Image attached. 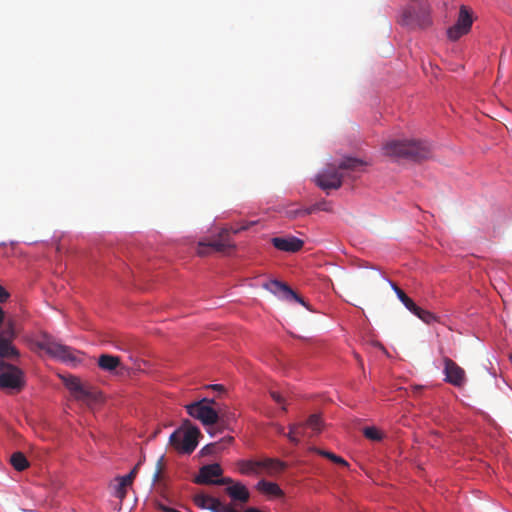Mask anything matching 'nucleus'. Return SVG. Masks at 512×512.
I'll list each match as a JSON object with an SVG mask.
<instances>
[{
  "mask_svg": "<svg viewBox=\"0 0 512 512\" xmlns=\"http://www.w3.org/2000/svg\"><path fill=\"white\" fill-rule=\"evenodd\" d=\"M282 409H283V411H286V410H287V408H286V406H285V405H283V406H282Z\"/></svg>",
  "mask_w": 512,
  "mask_h": 512,
  "instance_id": "nucleus-48",
  "label": "nucleus"
},
{
  "mask_svg": "<svg viewBox=\"0 0 512 512\" xmlns=\"http://www.w3.org/2000/svg\"><path fill=\"white\" fill-rule=\"evenodd\" d=\"M225 491L233 501H237L242 504L247 503L250 499L249 490L240 482H236L235 484L228 486Z\"/></svg>",
  "mask_w": 512,
  "mask_h": 512,
  "instance_id": "nucleus-15",
  "label": "nucleus"
},
{
  "mask_svg": "<svg viewBox=\"0 0 512 512\" xmlns=\"http://www.w3.org/2000/svg\"><path fill=\"white\" fill-rule=\"evenodd\" d=\"M35 344L39 349L44 350L51 357L66 364L76 366L83 360L84 354L82 352L58 342L47 334H43Z\"/></svg>",
  "mask_w": 512,
  "mask_h": 512,
  "instance_id": "nucleus-4",
  "label": "nucleus"
},
{
  "mask_svg": "<svg viewBox=\"0 0 512 512\" xmlns=\"http://www.w3.org/2000/svg\"><path fill=\"white\" fill-rule=\"evenodd\" d=\"M297 436H298V437H299V436H302V437L306 436V433L304 432V428L299 429V433H297Z\"/></svg>",
  "mask_w": 512,
  "mask_h": 512,
  "instance_id": "nucleus-44",
  "label": "nucleus"
},
{
  "mask_svg": "<svg viewBox=\"0 0 512 512\" xmlns=\"http://www.w3.org/2000/svg\"><path fill=\"white\" fill-rule=\"evenodd\" d=\"M200 431L197 427H188L185 430L178 429L170 436V444L179 451L190 454L198 445Z\"/></svg>",
  "mask_w": 512,
  "mask_h": 512,
  "instance_id": "nucleus-6",
  "label": "nucleus"
},
{
  "mask_svg": "<svg viewBox=\"0 0 512 512\" xmlns=\"http://www.w3.org/2000/svg\"><path fill=\"white\" fill-rule=\"evenodd\" d=\"M129 359L132 361L131 367L126 366L119 356L102 353L98 356L96 363L101 371L110 376L124 379L126 377L132 378L136 371L141 370V365L145 364V361L134 358L133 356H129Z\"/></svg>",
  "mask_w": 512,
  "mask_h": 512,
  "instance_id": "nucleus-3",
  "label": "nucleus"
},
{
  "mask_svg": "<svg viewBox=\"0 0 512 512\" xmlns=\"http://www.w3.org/2000/svg\"><path fill=\"white\" fill-rule=\"evenodd\" d=\"M257 489L270 496L281 497L283 495V491L280 489L278 484L266 480L259 481Z\"/></svg>",
  "mask_w": 512,
  "mask_h": 512,
  "instance_id": "nucleus-17",
  "label": "nucleus"
},
{
  "mask_svg": "<svg viewBox=\"0 0 512 512\" xmlns=\"http://www.w3.org/2000/svg\"><path fill=\"white\" fill-rule=\"evenodd\" d=\"M213 388L219 390V391H224V387L225 386H222V385H219V386H212Z\"/></svg>",
  "mask_w": 512,
  "mask_h": 512,
  "instance_id": "nucleus-46",
  "label": "nucleus"
},
{
  "mask_svg": "<svg viewBox=\"0 0 512 512\" xmlns=\"http://www.w3.org/2000/svg\"><path fill=\"white\" fill-rule=\"evenodd\" d=\"M7 394L14 395L21 391L22 386H0Z\"/></svg>",
  "mask_w": 512,
  "mask_h": 512,
  "instance_id": "nucleus-34",
  "label": "nucleus"
},
{
  "mask_svg": "<svg viewBox=\"0 0 512 512\" xmlns=\"http://www.w3.org/2000/svg\"><path fill=\"white\" fill-rule=\"evenodd\" d=\"M469 32H470V30H465L462 26L455 23L453 26L448 28L447 37L451 41H456V40L460 39L462 36L468 34Z\"/></svg>",
  "mask_w": 512,
  "mask_h": 512,
  "instance_id": "nucleus-27",
  "label": "nucleus"
},
{
  "mask_svg": "<svg viewBox=\"0 0 512 512\" xmlns=\"http://www.w3.org/2000/svg\"><path fill=\"white\" fill-rule=\"evenodd\" d=\"M9 296V292L2 285H0V303L6 302Z\"/></svg>",
  "mask_w": 512,
  "mask_h": 512,
  "instance_id": "nucleus-38",
  "label": "nucleus"
},
{
  "mask_svg": "<svg viewBox=\"0 0 512 512\" xmlns=\"http://www.w3.org/2000/svg\"><path fill=\"white\" fill-rule=\"evenodd\" d=\"M310 450L318 453L319 455L331 460L332 462H334L336 464H339L342 466H348V462L345 459H343L342 457H340L332 452L321 450V449H318L315 447L310 448Z\"/></svg>",
  "mask_w": 512,
  "mask_h": 512,
  "instance_id": "nucleus-26",
  "label": "nucleus"
},
{
  "mask_svg": "<svg viewBox=\"0 0 512 512\" xmlns=\"http://www.w3.org/2000/svg\"><path fill=\"white\" fill-rule=\"evenodd\" d=\"M417 7L422 8V5L420 3H412L404 8L398 22L405 27H415L419 21Z\"/></svg>",
  "mask_w": 512,
  "mask_h": 512,
  "instance_id": "nucleus-13",
  "label": "nucleus"
},
{
  "mask_svg": "<svg viewBox=\"0 0 512 512\" xmlns=\"http://www.w3.org/2000/svg\"><path fill=\"white\" fill-rule=\"evenodd\" d=\"M259 467L265 469L267 473L272 476L283 472L287 464L278 459L266 458L259 461Z\"/></svg>",
  "mask_w": 512,
  "mask_h": 512,
  "instance_id": "nucleus-16",
  "label": "nucleus"
},
{
  "mask_svg": "<svg viewBox=\"0 0 512 512\" xmlns=\"http://www.w3.org/2000/svg\"><path fill=\"white\" fill-rule=\"evenodd\" d=\"M157 508L163 512H169L170 510V507H167L162 503H157Z\"/></svg>",
  "mask_w": 512,
  "mask_h": 512,
  "instance_id": "nucleus-42",
  "label": "nucleus"
},
{
  "mask_svg": "<svg viewBox=\"0 0 512 512\" xmlns=\"http://www.w3.org/2000/svg\"><path fill=\"white\" fill-rule=\"evenodd\" d=\"M212 496L206 495L204 493L196 494L193 498L195 505H197L201 509H208L212 500Z\"/></svg>",
  "mask_w": 512,
  "mask_h": 512,
  "instance_id": "nucleus-29",
  "label": "nucleus"
},
{
  "mask_svg": "<svg viewBox=\"0 0 512 512\" xmlns=\"http://www.w3.org/2000/svg\"><path fill=\"white\" fill-rule=\"evenodd\" d=\"M291 443L294 445H298L300 443V439L297 436V433L288 432L287 434H284Z\"/></svg>",
  "mask_w": 512,
  "mask_h": 512,
  "instance_id": "nucleus-37",
  "label": "nucleus"
},
{
  "mask_svg": "<svg viewBox=\"0 0 512 512\" xmlns=\"http://www.w3.org/2000/svg\"><path fill=\"white\" fill-rule=\"evenodd\" d=\"M316 207H317V210H322V211H329L330 209L328 208V205L325 201H322V202H319V203H316L314 204Z\"/></svg>",
  "mask_w": 512,
  "mask_h": 512,
  "instance_id": "nucleus-41",
  "label": "nucleus"
},
{
  "mask_svg": "<svg viewBox=\"0 0 512 512\" xmlns=\"http://www.w3.org/2000/svg\"><path fill=\"white\" fill-rule=\"evenodd\" d=\"M70 396L74 399L94 407L103 401L102 392L96 386H69Z\"/></svg>",
  "mask_w": 512,
  "mask_h": 512,
  "instance_id": "nucleus-9",
  "label": "nucleus"
},
{
  "mask_svg": "<svg viewBox=\"0 0 512 512\" xmlns=\"http://www.w3.org/2000/svg\"><path fill=\"white\" fill-rule=\"evenodd\" d=\"M214 484L215 485H229L230 486V485H233L235 483L233 482V480L231 478L224 477V478L215 480Z\"/></svg>",
  "mask_w": 512,
  "mask_h": 512,
  "instance_id": "nucleus-36",
  "label": "nucleus"
},
{
  "mask_svg": "<svg viewBox=\"0 0 512 512\" xmlns=\"http://www.w3.org/2000/svg\"><path fill=\"white\" fill-rule=\"evenodd\" d=\"M4 320V312L3 309L0 307V326L2 325Z\"/></svg>",
  "mask_w": 512,
  "mask_h": 512,
  "instance_id": "nucleus-43",
  "label": "nucleus"
},
{
  "mask_svg": "<svg viewBox=\"0 0 512 512\" xmlns=\"http://www.w3.org/2000/svg\"><path fill=\"white\" fill-rule=\"evenodd\" d=\"M265 288L270 290L273 293H280L282 292L286 298L293 299L303 305H306L304 300L298 296L288 285L278 281V280H272L269 283L264 285Z\"/></svg>",
  "mask_w": 512,
  "mask_h": 512,
  "instance_id": "nucleus-14",
  "label": "nucleus"
},
{
  "mask_svg": "<svg viewBox=\"0 0 512 512\" xmlns=\"http://www.w3.org/2000/svg\"><path fill=\"white\" fill-rule=\"evenodd\" d=\"M186 409L191 417L198 419L205 426L216 424L218 421V413L209 405L207 399L189 404Z\"/></svg>",
  "mask_w": 512,
  "mask_h": 512,
  "instance_id": "nucleus-7",
  "label": "nucleus"
},
{
  "mask_svg": "<svg viewBox=\"0 0 512 512\" xmlns=\"http://www.w3.org/2000/svg\"><path fill=\"white\" fill-rule=\"evenodd\" d=\"M277 432L284 435L285 434L284 433V427L283 426H278L277 427Z\"/></svg>",
  "mask_w": 512,
  "mask_h": 512,
  "instance_id": "nucleus-45",
  "label": "nucleus"
},
{
  "mask_svg": "<svg viewBox=\"0 0 512 512\" xmlns=\"http://www.w3.org/2000/svg\"><path fill=\"white\" fill-rule=\"evenodd\" d=\"M271 242L276 249L290 253L298 252L304 246V241L294 236L274 237Z\"/></svg>",
  "mask_w": 512,
  "mask_h": 512,
  "instance_id": "nucleus-11",
  "label": "nucleus"
},
{
  "mask_svg": "<svg viewBox=\"0 0 512 512\" xmlns=\"http://www.w3.org/2000/svg\"><path fill=\"white\" fill-rule=\"evenodd\" d=\"M142 464V461H139L135 466L134 468L130 471L129 474L125 475V476H120L119 478L126 484H128L129 486L132 485L133 483V480L135 479L137 473H138V469L140 467V465Z\"/></svg>",
  "mask_w": 512,
  "mask_h": 512,
  "instance_id": "nucleus-31",
  "label": "nucleus"
},
{
  "mask_svg": "<svg viewBox=\"0 0 512 512\" xmlns=\"http://www.w3.org/2000/svg\"><path fill=\"white\" fill-rule=\"evenodd\" d=\"M239 471L242 474L258 473L259 461L241 460L238 462Z\"/></svg>",
  "mask_w": 512,
  "mask_h": 512,
  "instance_id": "nucleus-24",
  "label": "nucleus"
},
{
  "mask_svg": "<svg viewBox=\"0 0 512 512\" xmlns=\"http://www.w3.org/2000/svg\"><path fill=\"white\" fill-rule=\"evenodd\" d=\"M391 287L396 293L398 299L402 302V304L412 313L416 310L417 305L413 302L411 298H409L403 290H401L395 283L391 282Z\"/></svg>",
  "mask_w": 512,
  "mask_h": 512,
  "instance_id": "nucleus-21",
  "label": "nucleus"
},
{
  "mask_svg": "<svg viewBox=\"0 0 512 512\" xmlns=\"http://www.w3.org/2000/svg\"><path fill=\"white\" fill-rule=\"evenodd\" d=\"M315 211H317V207L315 205H312L311 207L306 208V209H299V210H295V211H289L288 215L290 217H294L295 218L297 216L312 214Z\"/></svg>",
  "mask_w": 512,
  "mask_h": 512,
  "instance_id": "nucleus-32",
  "label": "nucleus"
},
{
  "mask_svg": "<svg viewBox=\"0 0 512 512\" xmlns=\"http://www.w3.org/2000/svg\"><path fill=\"white\" fill-rule=\"evenodd\" d=\"M385 155L397 159L420 161L431 155L430 145L416 140H391L383 146Z\"/></svg>",
  "mask_w": 512,
  "mask_h": 512,
  "instance_id": "nucleus-2",
  "label": "nucleus"
},
{
  "mask_svg": "<svg viewBox=\"0 0 512 512\" xmlns=\"http://www.w3.org/2000/svg\"><path fill=\"white\" fill-rule=\"evenodd\" d=\"M116 483L113 485V495L120 501H123L127 495L128 484L124 483L119 477L115 479Z\"/></svg>",
  "mask_w": 512,
  "mask_h": 512,
  "instance_id": "nucleus-28",
  "label": "nucleus"
},
{
  "mask_svg": "<svg viewBox=\"0 0 512 512\" xmlns=\"http://www.w3.org/2000/svg\"><path fill=\"white\" fill-rule=\"evenodd\" d=\"M270 395L273 398V400L275 402H277L278 404H284V402H285L284 401V397L280 393L275 392V391H271Z\"/></svg>",
  "mask_w": 512,
  "mask_h": 512,
  "instance_id": "nucleus-39",
  "label": "nucleus"
},
{
  "mask_svg": "<svg viewBox=\"0 0 512 512\" xmlns=\"http://www.w3.org/2000/svg\"><path fill=\"white\" fill-rule=\"evenodd\" d=\"M223 474V470L218 463L204 465L200 468L199 474L195 477L194 482L196 484H214L215 480L213 477H220Z\"/></svg>",
  "mask_w": 512,
  "mask_h": 512,
  "instance_id": "nucleus-12",
  "label": "nucleus"
},
{
  "mask_svg": "<svg viewBox=\"0 0 512 512\" xmlns=\"http://www.w3.org/2000/svg\"><path fill=\"white\" fill-rule=\"evenodd\" d=\"M234 248L235 245L229 238L228 230L223 229L216 239H213L208 243L202 241L199 242L197 254L200 256H206L209 254L210 250L219 253H227L229 250H232Z\"/></svg>",
  "mask_w": 512,
  "mask_h": 512,
  "instance_id": "nucleus-8",
  "label": "nucleus"
},
{
  "mask_svg": "<svg viewBox=\"0 0 512 512\" xmlns=\"http://www.w3.org/2000/svg\"><path fill=\"white\" fill-rule=\"evenodd\" d=\"M17 349L10 340L0 336V384H24V373L18 367L5 362L4 358L18 357Z\"/></svg>",
  "mask_w": 512,
  "mask_h": 512,
  "instance_id": "nucleus-5",
  "label": "nucleus"
},
{
  "mask_svg": "<svg viewBox=\"0 0 512 512\" xmlns=\"http://www.w3.org/2000/svg\"><path fill=\"white\" fill-rule=\"evenodd\" d=\"M10 464L17 471H23L29 467V462L22 452H15L10 456Z\"/></svg>",
  "mask_w": 512,
  "mask_h": 512,
  "instance_id": "nucleus-20",
  "label": "nucleus"
},
{
  "mask_svg": "<svg viewBox=\"0 0 512 512\" xmlns=\"http://www.w3.org/2000/svg\"><path fill=\"white\" fill-rule=\"evenodd\" d=\"M323 425V421L319 414L310 415L307 421L304 422V428L307 427L312 431L311 434L308 435L309 437L318 435L322 431Z\"/></svg>",
  "mask_w": 512,
  "mask_h": 512,
  "instance_id": "nucleus-19",
  "label": "nucleus"
},
{
  "mask_svg": "<svg viewBox=\"0 0 512 512\" xmlns=\"http://www.w3.org/2000/svg\"><path fill=\"white\" fill-rule=\"evenodd\" d=\"M256 222L255 221H250V222H244L243 224H241L240 227L236 228V229H233L232 232L234 234H237L239 233L240 231H244V230H247L250 226L254 225Z\"/></svg>",
  "mask_w": 512,
  "mask_h": 512,
  "instance_id": "nucleus-35",
  "label": "nucleus"
},
{
  "mask_svg": "<svg viewBox=\"0 0 512 512\" xmlns=\"http://www.w3.org/2000/svg\"><path fill=\"white\" fill-rule=\"evenodd\" d=\"M208 509L212 512H239L231 504H224L215 497L212 498Z\"/></svg>",
  "mask_w": 512,
  "mask_h": 512,
  "instance_id": "nucleus-25",
  "label": "nucleus"
},
{
  "mask_svg": "<svg viewBox=\"0 0 512 512\" xmlns=\"http://www.w3.org/2000/svg\"><path fill=\"white\" fill-rule=\"evenodd\" d=\"M363 433L366 438L373 440V441H379L382 439V435L378 429L375 427H366L363 430Z\"/></svg>",
  "mask_w": 512,
  "mask_h": 512,
  "instance_id": "nucleus-30",
  "label": "nucleus"
},
{
  "mask_svg": "<svg viewBox=\"0 0 512 512\" xmlns=\"http://www.w3.org/2000/svg\"><path fill=\"white\" fill-rule=\"evenodd\" d=\"M422 387H423V386H420V385L415 386V388H416L417 390H418V389H420V388H422Z\"/></svg>",
  "mask_w": 512,
  "mask_h": 512,
  "instance_id": "nucleus-47",
  "label": "nucleus"
},
{
  "mask_svg": "<svg viewBox=\"0 0 512 512\" xmlns=\"http://www.w3.org/2000/svg\"><path fill=\"white\" fill-rule=\"evenodd\" d=\"M445 381L449 384H462L465 381V371L450 358L444 359Z\"/></svg>",
  "mask_w": 512,
  "mask_h": 512,
  "instance_id": "nucleus-10",
  "label": "nucleus"
},
{
  "mask_svg": "<svg viewBox=\"0 0 512 512\" xmlns=\"http://www.w3.org/2000/svg\"><path fill=\"white\" fill-rule=\"evenodd\" d=\"M164 468V455H162L156 463V471L153 475V481L157 482L160 479L161 472Z\"/></svg>",
  "mask_w": 512,
  "mask_h": 512,
  "instance_id": "nucleus-33",
  "label": "nucleus"
},
{
  "mask_svg": "<svg viewBox=\"0 0 512 512\" xmlns=\"http://www.w3.org/2000/svg\"><path fill=\"white\" fill-rule=\"evenodd\" d=\"M368 163L354 157H344L338 163L328 164L315 176L316 185L324 191L339 189L344 179L355 180L365 171Z\"/></svg>",
  "mask_w": 512,
  "mask_h": 512,
  "instance_id": "nucleus-1",
  "label": "nucleus"
},
{
  "mask_svg": "<svg viewBox=\"0 0 512 512\" xmlns=\"http://www.w3.org/2000/svg\"><path fill=\"white\" fill-rule=\"evenodd\" d=\"M412 313L428 325L433 324L435 322H439L438 316H436L434 313H432L428 310H425L419 306H417L416 310H414Z\"/></svg>",
  "mask_w": 512,
  "mask_h": 512,
  "instance_id": "nucleus-22",
  "label": "nucleus"
},
{
  "mask_svg": "<svg viewBox=\"0 0 512 512\" xmlns=\"http://www.w3.org/2000/svg\"><path fill=\"white\" fill-rule=\"evenodd\" d=\"M304 428V423H294L289 425V432L299 433V429Z\"/></svg>",
  "mask_w": 512,
  "mask_h": 512,
  "instance_id": "nucleus-40",
  "label": "nucleus"
},
{
  "mask_svg": "<svg viewBox=\"0 0 512 512\" xmlns=\"http://www.w3.org/2000/svg\"><path fill=\"white\" fill-rule=\"evenodd\" d=\"M456 23L462 26L465 30H471L473 24L472 12L465 5L460 7Z\"/></svg>",
  "mask_w": 512,
  "mask_h": 512,
  "instance_id": "nucleus-18",
  "label": "nucleus"
},
{
  "mask_svg": "<svg viewBox=\"0 0 512 512\" xmlns=\"http://www.w3.org/2000/svg\"><path fill=\"white\" fill-rule=\"evenodd\" d=\"M234 438L232 436H227L221 439L219 442L211 443L206 445L203 448V451H206L207 453H215L219 452L222 449H224L225 445H229L233 442Z\"/></svg>",
  "mask_w": 512,
  "mask_h": 512,
  "instance_id": "nucleus-23",
  "label": "nucleus"
}]
</instances>
